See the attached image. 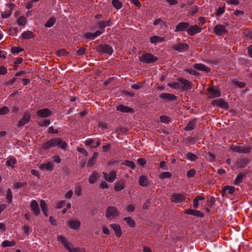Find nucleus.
I'll list each match as a JSON object with an SVG mask.
<instances>
[{
	"label": "nucleus",
	"mask_w": 252,
	"mask_h": 252,
	"mask_svg": "<svg viewBox=\"0 0 252 252\" xmlns=\"http://www.w3.org/2000/svg\"><path fill=\"white\" fill-rule=\"evenodd\" d=\"M195 69L199 71H202L206 72L210 71V68L206 65L202 63H195L193 66Z\"/></svg>",
	"instance_id": "18"
},
{
	"label": "nucleus",
	"mask_w": 252,
	"mask_h": 252,
	"mask_svg": "<svg viewBox=\"0 0 252 252\" xmlns=\"http://www.w3.org/2000/svg\"><path fill=\"white\" fill-rule=\"evenodd\" d=\"M196 124V120L193 119L189 121L187 126H185L184 129L187 131L191 130L195 127V126Z\"/></svg>",
	"instance_id": "29"
},
{
	"label": "nucleus",
	"mask_w": 252,
	"mask_h": 252,
	"mask_svg": "<svg viewBox=\"0 0 252 252\" xmlns=\"http://www.w3.org/2000/svg\"><path fill=\"white\" fill-rule=\"evenodd\" d=\"M81 223L79 220H70L68 222V226L73 229L77 230L80 226Z\"/></svg>",
	"instance_id": "19"
},
{
	"label": "nucleus",
	"mask_w": 252,
	"mask_h": 252,
	"mask_svg": "<svg viewBox=\"0 0 252 252\" xmlns=\"http://www.w3.org/2000/svg\"><path fill=\"white\" fill-rule=\"evenodd\" d=\"M202 29L197 25L189 27L187 30V33L190 35H193L201 32Z\"/></svg>",
	"instance_id": "12"
},
{
	"label": "nucleus",
	"mask_w": 252,
	"mask_h": 252,
	"mask_svg": "<svg viewBox=\"0 0 252 252\" xmlns=\"http://www.w3.org/2000/svg\"><path fill=\"white\" fill-rule=\"evenodd\" d=\"M124 220L130 227H133L135 225L134 220L130 217L124 218Z\"/></svg>",
	"instance_id": "38"
},
{
	"label": "nucleus",
	"mask_w": 252,
	"mask_h": 252,
	"mask_svg": "<svg viewBox=\"0 0 252 252\" xmlns=\"http://www.w3.org/2000/svg\"><path fill=\"white\" fill-rule=\"evenodd\" d=\"M97 50L100 53L108 54L109 55H111L113 52L112 48L110 46L107 44L99 45L97 47Z\"/></svg>",
	"instance_id": "9"
},
{
	"label": "nucleus",
	"mask_w": 252,
	"mask_h": 252,
	"mask_svg": "<svg viewBox=\"0 0 252 252\" xmlns=\"http://www.w3.org/2000/svg\"><path fill=\"white\" fill-rule=\"evenodd\" d=\"M120 212L115 206H108L105 211V216L108 219H114L119 216Z\"/></svg>",
	"instance_id": "3"
},
{
	"label": "nucleus",
	"mask_w": 252,
	"mask_h": 252,
	"mask_svg": "<svg viewBox=\"0 0 252 252\" xmlns=\"http://www.w3.org/2000/svg\"><path fill=\"white\" fill-rule=\"evenodd\" d=\"M26 185H27V183L26 182H22V183L16 182L14 184V186L15 188L18 189V188L24 187Z\"/></svg>",
	"instance_id": "58"
},
{
	"label": "nucleus",
	"mask_w": 252,
	"mask_h": 252,
	"mask_svg": "<svg viewBox=\"0 0 252 252\" xmlns=\"http://www.w3.org/2000/svg\"><path fill=\"white\" fill-rule=\"evenodd\" d=\"M39 167L42 170L52 171L53 169V163L51 161H48L46 163L40 164Z\"/></svg>",
	"instance_id": "20"
},
{
	"label": "nucleus",
	"mask_w": 252,
	"mask_h": 252,
	"mask_svg": "<svg viewBox=\"0 0 252 252\" xmlns=\"http://www.w3.org/2000/svg\"><path fill=\"white\" fill-rule=\"evenodd\" d=\"M12 193L11 190L8 189L7 191L6 198L9 203H11L12 199Z\"/></svg>",
	"instance_id": "44"
},
{
	"label": "nucleus",
	"mask_w": 252,
	"mask_h": 252,
	"mask_svg": "<svg viewBox=\"0 0 252 252\" xmlns=\"http://www.w3.org/2000/svg\"><path fill=\"white\" fill-rule=\"evenodd\" d=\"M85 38L90 39H94L95 37L94 36V33L92 32H86L84 35Z\"/></svg>",
	"instance_id": "51"
},
{
	"label": "nucleus",
	"mask_w": 252,
	"mask_h": 252,
	"mask_svg": "<svg viewBox=\"0 0 252 252\" xmlns=\"http://www.w3.org/2000/svg\"><path fill=\"white\" fill-rule=\"evenodd\" d=\"M56 19L54 17H50L45 24L46 28L52 27L55 23Z\"/></svg>",
	"instance_id": "37"
},
{
	"label": "nucleus",
	"mask_w": 252,
	"mask_h": 252,
	"mask_svg": "<svg viewBox=\"0 0 252 252\" xmlns=\"http://www.w3.org/2000/svg\"><path fill=\"white\" fill-rule=\"evenodd\" d=\"M117 110L122 112H125V113H133L134 110L133 109L127 106H125L124 105H120L117 106L116 107Z\"/></svg>",
	"instance_id": "21"
},
{
	"label": "nucleus",
	"mask_w": 252,
	"mask_h": 252,
	"mask_svg": "<svg viewBox=\"0 0 252 252\" xmlns=\"http://www.w3.org/2000/svg\"><path fill=\"white\" fill-rule=\"evenodd\" d=\"M111 148V144L110 143H107L105 145H103L102 147V151L104 152H107L110 150Z\"/></svg>",
	"instance_id": "62"
},
{
	"label": "nucleus",
	"mask_w": 252,
	"mask_h": 252,
	"mask_svg": "<svg viewBox=\"0 0 252 252\" xmlns=\"http://www.w3.org/2000/svg\"><path fill=\"white\" fill-rule=\"evenodd\" d=\"M189 24L188 22H180L176 25L175 32H182L189 28Z\"/></svg>",
	"instance_id": "16"
},
{
	"label": "nucleus",
	"mask_w": 252,
	"mask_h": 252,
	"mask_svg": "<svg viewBox=\"0 0 252 252\" xmlns=\"http://www.w3.org/2000/svg\"><path fill=\"white\" fill-rule=\"evenodd\" d=\"M248 163L246 158H238L236 163V166L238 168L245 167Z\"/></svg>",
	"instance_id": "28"
},
{
	"label": "nucleus",
	"mask_w": 252,
	"mask_h": 252,
	"mask_svg": "<svg viewBox=\"0 0 252 252\" xmlns=\"http://www.w3.org/2000/svg\"><path fill=\"white\" fill-rule=\"evenodd\" d=\"M158 58L152 54L146 53L140 57V60L143 63H155L158 60Z\"/></svg>",
	"instance_id": "5"
},
{
	"label": "nucleus",
	"mask_w": 252,
	"mask_h": 252,
	"mask_svg": "<svg viewBox=\"0 0 252 252\" xmlns=\"http://www.w3.org/2000/svg\"><path fill=\"white\" fill-rule=\"evenodd\" d=\"M110 226L114 230L117 237H120L121 236L122 230L120 225L116 223H113L111 224Z\"/></svg>",
	"instance_id": "24"
},
{
	"label": "nucleus",
	"mask_w": 252,
	"mask_h": 252,
	"mask_svg": "<svg viewBox=\"0 0 252 252\" xmlns=\"http://www.w3.org/2000/svg\"><path fill=\"white\" fill-rule=\"evenodd\" d=\"M231 150L234 152L242 154H248L250 153L252 150V147L241 144L237 146H231Z\"/></svg>",
	"instance_id": "4"
},
{
	"label": "nucleus",
	"mask_w": 252,
	"mask_h": 252,
	"mask_svg": "<svg viewBox=\"0 0 252 252\" xmlns=\"http://www.w3.org/2000/svg\"><path fill=\"white\" fill-rule=\"evenodd\" d=\"M11 10H5L1 13V16L2 18L6 19L9 17L11 14Z\"/></svg>",
	"instance_id": "43"
},
{
	"label": "nucleus",
	"mask_w": 252,
	"mask_h": 252,
	"mask_svg": "<svg viewBox=\"0 0 252 252\" xmlns=\"http://www.w3.org/2000/svg\"><path fill=\"white\" fill-rule=\"evenodd\" d=\"M40 205L42 211L47 210V205L44 200H41L40 202Z\"/></svg>",
	"instance_id": "52"
},
{
	"label": "nucleus",
	"mask_w": 252,
	"mask_h": 252,
	"mask_svg": "<svg viewBox=\"0 0 252 252\" xmlns=\"http://www.w3.org/2000/svg\"><path fill=\"white\" fill-rule=\"evenodd\" d=\"M160 97L163 99H166L169 101H173L177 98L175 95L168 93H162L160 94Z\"/></svg>",
	"instance_id": "25"
},
{
	"label": "nucleus",
	"mask_w": 252,
	"mask_h": 252,
	"mask_svg": "<svg viewBox=\"0 0 252 252\" xmlns=\"http://www.w3.org/2000/svg\"><path fill=\"white\" fill-rule=\"evenodd\" d=\"M17 22L19 26H24L26 23V19L25 17L21 16L18 19Z\"/></svg>",
	"instance_id": "42"
},
{
	"label": "nucleus",
	"mask_w": 252,
	"mask_h": 252,
	"mask_svg": "<svg viewBox=\"0 0 252 252\" xmlns=\"http://www.w3.org/2000/svg\"><path fill=\"white\" fill-rule=\"evenodd\" d=\"M7 68L4 66H0V75H4L7 73Z\"/></svg>",
	"instance_id": "64"
},
{
	"label": "nucleus",
	"mask_w": 252,
	"mask_h": 252,
	"mask_svg": "<svg viewBox=\"0 0 252 252\" xmlns=\"http://www.w3.org/2000/svg\"><path fill=\"white\" fill-rule=\"evenodd\" d=\"M9 109L7 106H3L0 108V115H2L8 113Z\"/></svg>",
	"instance_id": "45"
},
{
	"label": "nucleus",
	"mask_w": 252,
	"mask_h": 252,
	"mask_svg": "<svg viewBox=\"0 0 252 252\" xmlns=\"http://www.w3.org/2000/svg\"><path fill=\"white\" fill-rule=\"evenodd\" d=\"M160 121L165 124H168L170 122V118L167 116H161L160 117Z\"/></svg>",
	"instance_id": "46"
},
{
	"label": "nucleus",
	"mask_w": 252,
	"mask_h": 252,
	"mask_svg": "<svg viewBox=\"0 0 252 252\" xmlns=\"http://www.w3.org/2000/svg\"><path fill=\"white\" fill-rule=\"evenodd\" d=\"M15 244V242L13 241H9L8 240H5L2 243V246L3 247H12L14 246Z\"/></svg>",
	"instance_id": "41"
},
{
	"label": "nucleus",
	"mask_w": 252,
	"mask_h": 252,
	"mask_svg": "<svg viewBox=\"0 0 252 252\" xmlns=\"http://www.w3.org/2000/svg\"><path fill=\"white\" fill-rule=\"evenodd\" d=\"M112 4L117 9H120L122 5V2L119 0H113Z\"/></svg>",
	"instance_id": "40"
},
{
	"label": "nucleus",
	"mask_w": 252,
	"mask_h": 252,
	"mask_svg": "<svg viewBox=\"0 0 252 252\" xmlns=\"http://www.w3.org/2000/svg\"><path fill=\"white\" fill-rule=\"evenodd\" d=\"M185 196L183 194L178 193L174 194L171 197V201L176 202L179 203L182 202L185 199Z\"/></svg>",
	"instance_id": "17"
},
{
	"label": "nucleus",
	"mask_w": 252,
	"mask_h": 252,
	"mask_svg": "<svg viewBox=\"0 0 252 252\" xmlns=\"http://www.w3.org/2000/svg\"><path fill=\"white\" fill-rule=\"evenodd\" d=\"M178 81L180 83V88L183 90H190L192 87V83L185 79L184 78H178Z\"/></svg>",
	"instance_id": "8"
},
{
	"label": "nucleus",
	"mask_w": 252,
	"mask_h": 252,
	"mask_svg": "<svg viewBox=\"0 0 252 252\" xmlns=\"http://www.w3.org/2000/svg\"><path fill=\"white\" fill-rule=\"evenodd\" d=\"M102 174L104 179L110 183L113 182L116 179L117 173L114 170H112L109 173L102 172Z\"/></svg>",
	"instance_id": "7"
},
{
	"label": "nucleus",
	"mask_w": 252,
	"mask_h": 252,
	"mask_svg": "<svg viewBox=\"0 0 252 252\" xmlns=\"http://www.w3.org/2000/svg\"><path fill=\"white\" fill-rule=\"evenodd\" d=\"M165 41L164 38L157 35H155L150 38V42L152 43H157L158 42H162Z\"/></svg>",
	"instance_id": "31"
},
{
	"label": "nucleus",
	"mask_w": 252,
	"mask_h": 252,
	"mask_svg": "<svg viewBox=\"0 0 252 252\" xmlns=\"http://www.w3.org/2000/svg\"><path fill=\"white\" fill-rule=\"evenodd\" d=\"M185 213L199 217H203L204 216L203 214L200 211L191 209L186 210Z\"/></svg>",
	"instance_id": "23"
},
{
	"label": "nucleus",
	"mask_w": 252,
	"mask_h": 252,
	"mask_svg": "<svg viewBox=\"0 0 252 252\" xmlns=\"http://www.w3.org/2000/svg\"><path fill=\"white\" fill-rule=\"evenodd\" d=\"M67 54L68 52L64 49H61L58 51L57 55L59 57H62L65 56L67 55Z\"/></svg>",
	"instance_id": "50"
},
{
	"label": "nucleus",
	"mask_w": 252,
	"mask_h": 252,
	"mask_svg": "<svg viewBox=\"0 0 252 252\" xmlns=\"http://www.w3.org/2000/svg\"><path fill=\"white\" fill-rule=\"evenodd\" d=\"M95 158H89L87 163V166L91 167H92L95 162Z\"/></svg>",
	"instance_id": "61"
},
{
	"label": "nucleus",
	"mask_w": 252,
	"mask_h": 252,
	"mask_svg": "<svg viewBox=\"0 0 252 252\" xmlns=\"http://www.w3.org/2000/svg\"><path fill=\"white\" fill-rule=\"evenodd\" d=\"M33 33L31 31H25L22 34V38L25 39H30L33 37Z\"/></svg>",
	"instance_id": "35"
},
{
	"label": "nucleus",
	"mask_w": 252,
	"mask_h": 252,
	"mask_svg": "<svg viewBox=\"0 0 252 252\" xmlns=\"http://www.w3.org/2000/svg\"><path fill=\"white\" fill-rule=\"evenodd\" d=\"M215 202V199L214 197H211L207 200V205L209 207H212L214 205Z\"/></svg>",
	"instance_id": "55"
},
{
	"label": "nucleus",
	"mask_w": 252,
	"mask_h": 252,
	"mask_svg": "<svg viewBox=\"0 0 252 252\" xmlns=\"http://www.w3.org/2000/svg\"><path fill=\"white\" fill-rule=\"evenodd\" d=\"M214 32L218 35H222L227 32L225 27L222 25H218L214 27Z\"/></svg>",
	"instance_id": "14"
},
{
	"label": "nucleus",
	"mask_w": 252,
	"mask_h": 252,
	"mask_svg": "<svg viewBox=\"0 0 252 252\" xmlns=\"http://www.w3.org/2000/svg\"><path fill=\"white\" fill-rule=\"evenodd\" d=\"M235 191V188L232 186H225L222 189V195L224 196L225 194L228 193L232 194Z\"/></svg>",
	"instance_id": "26"
},
{
	"label": "nucleus",
	"mask_w": 252,
	"mask_h": 252,
	"mask_svg": "<svg viewBox=\"0 0 252 252\" xmlns=\"http://www.w3.org/2000/svg\"><path fill=\"white\" fill-rule=\"evenodd\" d=\"M168 86L170 88H173L174 89H179L180 88L179 82H173V83H168Z\"/></svg>",
	"instance_id": "47"
},
{
	"label": "nucleus",
	"mask_w": 252,
	"mask_h": 252,
	"mask_svg": "<svg viewBox=\"0 0 252 252\" xmlns=\"http://www.w3.org/2000/svg\"><path fill=\"white\" fill-rule=\"evenodd\" d=\"M52 114V112L48 108L41 109L36 112L37 116L41 118H46L50 116Z\"/></svg>",
	"instance_id": "10"
},
{
	"label": "nucleus",
	"mask_w": 252,
	"mask_h": 252,
	"mask_svg": "<svg viewBox=\"0 0 252 252\" xmlns=\"http://www.w3.org/2000/svg\"><path fill=\"white\" fill-rule=\"evenodd\" d=\"M23 49L19 47H14L11 48V51L13 54H18L21 51H22Z\"/></svg>",
	"instance_id": "49"
},
{
	"label": "nucleus",
	"mask_w": 252,
	"mask_h": 252,
	"mask_svg": "<svg viewBox=\"0 0 252 252\" xmlns=\"http://www.w3.org/2000/svg\"><path fill=\"white\" fill-rule=\"evenodd\" d=\"M245 176V173H240L236 177L234 185H239L242 182L244 177Z\"/></svg>",
	"instance_id": "34"
},
{
	"label": "nucleus",
	"mask_w": 252,
	"mask_h": 252,
	"mask_svg": "<svg viewBox=\"0 0 252 252\" xmlns=\"http://www.w3.org/2000/svg\"><path fill=\"white\" fill-rule=\"evenodd\" d=\"M208 92L212 97H217L220 96V93L217 89H209Z\"/></svg>",
	"instance_id": "32"
},
{
	"label": "nucleus",
	"mask_w": 252,
	"mask_h": 252,
	"mask_svg": "<svg viewBox=\"0 0 252 252\" xmlns=\"http://www.w3.org/2000/svg\"><path fill=\"white\" fill-rule=\"evenodd\" d=\"M125 164L127 166L131 167L132 169H134L135 167V164L132 161L126 160L125 161Z\"/></svg>",
	"instance_id": "53"
},
{
	"label": "nucleus",
	"mask_w": 252,
	"mask_h": 252,
	"mask_svg": "<svg viewBox=\"0 0 252 252\" xmlns=\"http://www.w3.org/2000/svg\"><path fill=\"white\" fill-rule=\"evenodd\" d=\"M111 25V23L110 20L107 21H100L97 23V25L99 29H104L107 26H110Z\"/></svg>",
	"instance_id": "30"
},
{
	"label": "nucleus",
	"mask_w": 252,
	"mask_h": 252,
	"mask_svg": "<svg viewBox=\"0 0 252 252\" xmlns=\"http://www.w3.org/2000/svg\"><path fill=\"white\" fill-rule=\"evenodd\" d=\"M196 174V171L194 169L189 170L187 174V176L188 178H191L193 177Z\"/></svg>",
	"instance_id": "60"
},
{
	"label": "nucleus",
	"mask_w": 252,
	"mask_h": 252,
	"mask_svg": "<svg viewBox=\"0 0 252 252\" xmlns=\"http://www.w3.org/2000/svg\"><path fill=\"white\" fill-rule=\"evenodd\" d=\"M135 210V206L133 204H128L126 207V210L128 212H133Z\"/></svg>",
	"instance_id": "57"
},
{
	"label": "nucleus",
	"mask_w": 252,
	"mask_h": 252,
	"mask_svg": "<svg viewBox=\"0 0 252 252\" xmlns=\"http://www.w3.org/2000/svg\"><path fill=\"white\" fill-rule=\"evenodd\" d=\"M99 177L98 173L96 172H93L89 176V182L91 184L95 183Z\"/></svg>",
	"instance_id": "27"
},
{
	"label": "nucleus",
	"mask_w": 252,
	"mask_h": 252,
	"mask_svg": "<svg viewBox=\"0 0 252 252\" xmlns=\"http://www.w3.org/2000/svg\"><path fill=\"white\" fill-rule=\"evenodd\" d=\"M99 127L103 130L107 129L108 128V125L106 123L101 122L99 124Z\"/></svg>",
	"instance_id": "63"
},
{
	"label": "nucleus",
	"mask_w": 252,
	"mask_h": 252,
	"mask_svg": "<svg viewBox=\"0 0 252 252\" xmlns=\"http://www.w3.org/2000/svg\"><path fill=\"white\" fill-rule=\"evenodd\" d=\"M94 139H87L85 141V144L86 146H90L94 145Z\"/></svg>",
	"instance_id": "54"
},
{
	"label": "nucleus",
	"mask_w": 252,
	"mask_h": 252,
	"mask_svg": "<svg viewBox=\"0 0 252 252\" xmlns=\"http://www.w3.org/2000/svg\"><path fill=\"white\" fill-rule=\"evenodd\" d=\"M77 151L83 154L86 157H87L88 156V152L86 151V149H85L84 148H81V147H78L77 148Z\"/></svg>",
	"instance_id": "59"
},
{
	"label": "nucleus",
	"mask_w": 252,
	"mask_h": 252,
	"mask_svg": "<svg viewBox=\"0 0 252 252\" xmlns=\"http://www.w3.org/2000/svg\"><path fill=\"white\" fill-rule=\"evenodd\" d=\"M125 181L123 179L116 181L114 185V189L116 191H120L124 189Z\"/></svg>",
	"instance_id": "22"
},
{
	"label": "nucleus",
	"mask_w": 252,
	"mask_h": 252,
	"mask_svg": "<svg viewBox=\"0 0 252 252\" xmlns=\"http://www.w3.org/2000/svg\"><path fill=\"white\" fill-rule=\"evenodd\" d=\"M30 206L31 210L33 214L35 216H38L39 214L40 211L37 202L35 200H32L31 202Z\"/></svg>",
	"instance_id": "13"
},
{
	"label": "nucleus",
	"mask_w": 252,
	"mask_h": 252,
	"mask_svg": "<svg viewBox=\"0 0 252 252\" xmlns=\"http://www.w3.org/2000/svg\"><path fill=\"white\" fill-rule=\"evenodd\" d=\"M50 124V121L49 120H45L39 122L38 125L41 127H43L49 126Z\"/></svg>",
	"instance_id": "48"
},
{
	"label": "nucleus",
	"mask_w": 252,
	"mask_h": 252,
	"mask_svg": "<svg viewBox=\"0 0 252 252\" xmlns=\"http://www.w3.org/2000/svg\"><path fill=\"white\" fill-rule=\"evenodd\" d=\"M139 185L143 187H147L149 185L148 178L145 176H140L139 180Z\"/></svg>",
	"instance_id": "33"
},
{
	"label": "nucleus",
	"mask_w": 252,
	"mask_h": 252,
	"mask_svg": "<svg viewBox=\"0 0 252 252\" xmlns=\"http://www.w3.org/2000/svg\"><path fill=\"white\" fill-rule=\"evenodd\" d=\"M55 147H58L64 150L66 148L67 144L61 138H56L49 140L43 143L42 148L44 150H47Z\"/></svg>",
	"instance_id": "1"
},
{
	"label": "nucleus",
	"mask_w": 252,
	"mask_h": 252,
	"mask_svg": "<svg viewBox=\"0 0 252 252\" xmlns=\"http://www.w3.org/2000/svg\"><path fill=\"white\" fill-rule=\"evenodd\" d=\"M173 48L179 52H183L187 51L189 48V46L187 43H180L174 44Z\"/></svg>",
	"instance_id": "11"
},
{
	"label": "nucleus",
	"mask_w": 252,
	"mask_h": 252,
	"mask_svg": "<svg viewBox=\"0 0 252 252\" xmlns=\"http://www.w3.org/2000/svg\"><path fill=\"white\" fill-rule=\"evenodd\" d=\"M224 11L225 9L223 7H220L216 13V16L219 17L220 16V15L224 13Z\"/></svg>",
	"instance_id": "56"
},
{
	"label": "nucleus",
	"mask_w": 252,
	"mask_h": 252,
	"mask_svg": "<svg viewBox=\"0 0 252 252\" xmlns=\"http://www.w3.org/2000/svg\"><path fill=\"white\" fill-rule=\"evenodd\" d=\"M213 104L214 105H217L223 109H227L228 107L227 103L222 98L214 100Z\"/></svg>",
	"instance_id": "15"
},
{
	"label": "nucleus",
	"mask_w": 252,
	"mask_h": 252,
	"mask_svg": "<svg viewBox=\"0 0 252 252\" xmlns=\"http://www.w3.org/2000/svg\"><path fill=\"white\" fill-rule=\"evenodd\" d=\"M59 241L62 242L63 245L70 252H79L80 249L79 248H74L73 245L68 241L66 238L62 235H59L57 238Z\"/></svg>",
	"instance_id": "2"
},
{
	"label": "nucleus",
	"mask_w": 252,
	"mask_h": 252,
	"mask_svg": "<svg viewBox=\"0 0 252 252\" xmlns=\"http://www.w3.org/2000/svg\"><path fill=\"white\" fill-rule=\"evenodd\" d=\"M172 176V174L169 172H164L159 175V178L160 179H165L170 178Z\"/></svg>",
	"instance_id": "39"
},
{
	"label": "nucleus",
	"mask_w": 252,
	"mask_h": 252,
	"mask_svg": "<svg viewBox=\"0 0 252 252\" xmlns=\"http://www.w3.org/2000/svg\"><path fill=\"white\" fill-rule=\"evenodd\" d=\"M31 120V114L29 112H25L21 119H20L18 124V127H21L28 124Z\"/></svg>",
	"instance_id": "6"
},
{
	"label": "nucleus",
	"mask_w": 252,
	"mask_h": 252,
	"mask_svg": "<svg viewBox=\"0 0 252 252\" xmlns=\"http://www.w3.org/2000/svg\"><path fill=\"white\" fill-rule=\"evenodd\" d=\"M82 186L79 183L75 185L74 193L77 196H80L82 195Z\"/></svg>",
	"instance_id": "36"
}]
</instances>
